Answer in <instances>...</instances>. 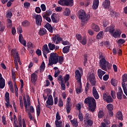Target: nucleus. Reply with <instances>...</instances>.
Here are the masks:
<instances>
[{
  "label": "nucleus",
  "instance_id": "1",
  "mask_svg": "<svg viewBox=\"0 0 127 127\" xmlns=\"http://www.w3.org/2000/svg\"><path fill=\"white\" fill-rule=\"evenodd\" d=\"M99 66L102 70L107 71V68L111 69V64L106 60L102 53H99Z\"/></svg>",
  "mask_w": 127,
  "mask_h": 127
},
{
  "label": "nucleus",
  "instance_id": "2",
  "mask_svg": "<svg viewBox=\"0 0 127 127\" xmlns=\"http://www.w3.org/2000/svg\"><path fill=\"white\" fill-rule=\"evenodd\" d=\"M24 105L25 107V110L26 113L30 111V113H34V108L32 106H30V98L29 95L23 96ZM29 108V109H28Z\"/></svg>",
  "mask_w": 127,
  "mask_h": 127
},
{
  "label": "nucleus",
  "instance_id": "3",
  "mask_svg": "<svg viewBox=\"0 0 127 127\" xmlns=\"http://www.w3.org/2000/svg\"><path fill=\"white\" fill-rule=\"evenodd\" d=\"M85 104H87L90 112H94L96 110V100L93 97H88L84 100Z\"/></svg>",
  "mask_w": 127,
  "mask_h": 127
},
{
  "label": "nucleus",
  "instance_id": "4",
  "mask_svg": "<svg viewBox=\"0 0 127 127\" xmlns=\"http://www.w3.org/2000/svg\"><path fill=\"white\" fill-rule=\"evenodd\" d=\"M77 15L78 18L84 23H87L89 21V19H90V15L86 14V12L84 10H80L77 13Z\"/></svg>",
  "mask_w": 127,
  "mask_h": 127
},
{
  "label": "nucleus",
  "instance_id": "5",
  "mask_svg": "<svg viewBox=\"0 0 127 127\" xmlns=\"http://www.w3.org/2000/svg\"><path fill=\"white\" fill-rule=\"evenodd\" d=\"M59 59V56L55 53H52L50 54L49 58L48 65L52 66L54 64L58 63V59Z\"/></svg>",
  "mask_w": 127,
  "mask_h": 127
},
{
  "label": "nucleus",
  "instance_id": "6",
  "mask_svg": "<svg viewBox=\"0 0 127 127\" xmlns=\"http://www.w3.org/2000/svg\"><path fill=\"white\" fill-rule=\"evenodd\" d=\"M58 3L63 6H73L74 5V0H60L58 1Z\"/></svg>",
  "mask_w": 127,
  "mask_h": 127
},
{
  "label": "nucleus",
  "instance_id": "7",
  "mask_svg": "<svg viewBox=\"0 0 127 127\" xmlns=\"http://www.w3.org/2000/svg\"><path fill=\"white\" fill-rule=\"evenodd\" d=\"M52 40L55 44H59L62 41V38L60 37L59 34H56L52 37Z\"/></svg>",
  "mask_w": 127,
  "mask_h": 127
},
{
  "label": "nucleus",
  "instance_id": "8",
  "mask_svg": "<svg viewBox=\"0 0 127 127\" xmlns=\"http://www.w3.org/2000/svg\"><path fill=\"white\" fill-rule=\"evenodd\" d=\"M42 51L43 52L44 57H45L46 59H47V55L48 54V53H50V50L48 48V46H47V44H45L44 46H43Z\"/></svg>",
  "mask_w": 127,
  "mask_h": 127
},
{
  "label": "nucleus",
  "instance_id": "9",
  "mask_svg": "<svg viewBox=\"0 0 127 127\" xmlns=\"http://www.w3.org/2000/svg\"><path fill=\"white\" fill-rule=\"evenodd\" d=\"M11 56L13 57L14 60H17V62L19 63L20 62V59L19 58V55H18V52L16 50H12L11 52Z\"/></svg>",
  "mask_w": 127,
  "mask_h": 127
},
{
  "label": "nucleus",
  "instance_id": "10",
  "mask_svg": "<svg viewBox=\"0 0 127 127\" xmlns=\"http://www.w3.org/2000/svg\"><path fill=\"white\" fill-rule=\"evenodd\" d=\"M47 96H48V100L47 101V108H49V106H53V104H54V102L53 101V97H52V95L51 94H47Z\"/></svg>",
  "mask_w": 127,
  "mask_h": 127
},
{
  "label": "nucleus",
  "instance_id": "11",
  "mask_svg": "<svg viewBox=\"0 0 127 127\" xmlns=\"http://www.w3.org/2000/svg\"><path fill=\"white\" fill-rule=\"evenodd\" d=\"M51 18L53 22H54L55 23H58V22L59 21L60 16L58 14L54 13L51 15Z\"/></svg>",
  "mask_w": 127,
  "mask_h": 127
},
{
  "label": "nucleus",
  "instance_id": "12",
  "mask_svg": "<svg viewBox=\"0 0 127 127\" xmlns=\"http://www.w3.org/2000/svg\"><path fill=\"white\" fill-rule=\"evenodd\" d=\"M14 118V127H22V123L21 122V118H19L18 119V125L16 124V122L17 121V119L16 118V116L14 115L13 116Z\"/></svg>",
  "mask_w": 127,
  "mask_h": 127
},
{
  "label": "nucleus",
  "instance_id": "13",
  "mask_svg": "<svg viewBox=\"0 0 127 127\" xmlns=\"http://www.w3.org/2000/svg\"><path fill=\"white\" fill-rule=\"evenodd\" d=\"M75 77L77 81V83H81V78L82 77V74L80 72L79 70H76L75 72Z\"/></svg>",
  "mask_w": 127,
  "mask_h": 127
},
{
  "label": "nucleus",
  "instance_id": "14",
  "mask_svg": "<svg viewBox=\"0 0 127 127\" xmlns=\"http://www.w3.org/2000/svg\"><path fill=\"white\" fill-rule=\"evenodd\" d=\"M84 123L86 127H92L93 126V121L91 119L85 118L84 120Z\"/></svg>",
  "mask_w": 127,
  "mask_h": 127
},
{
  "label": "nucleus",
  "instance_id": "15",
  "mask_svg": "<svg viewBox=\"0 0 127 127\" xmlns=\"http://www.w3.org/2000/svg\"><path fill=\"white\" fill-rule=\"evenodd\" d=\"M36 24L37 25H41L42 22V17L40 15H36L35 16Z\"/></svg>",
  "mask_w": 127,
  "mask_h": 127
},
{
  "label": "nucleus",
  "instance_id": "16",
  "mask_svg": "<svg viewBox=\"0 0 127 127\" xmlns=\"http://www.w3.org/2000/svg\"><path fill=\"white\" fill-rule=\"evenodd\" d=\"M102 6L104 8H110V6H111V0H105L102 3Z\"/></svg>",
  "mask_w": 127,
  "mask_h": 127
},
{
  "label": "nucleus",
  "instance_id": "17",
  "mask_svg": "<svg viewBox=\"0 0 127 127\" xmlns=\"http://www.w3.org/2000/svg\"><path fill=\"white\" fill-rule=\"evenodd\" d=\"M38 78V76H37V74H36V73H33L31 75V82L33 83V84H35V82H36V81H37V79Z\"/></svg>",
  "mask_w": 127,
  "mask_h": 127
},
{
  "label": "nucleus",
  "instance_id": "18",
  "mask_svg": "<svg viewBox=\"0 0 127 127\" xmlns=\"http://www.w3.org/2000/svg\"><path fill=\"white\" fill-rule=\"evenodd\" d=\"M88 81H90L92 86H94L95 84H96V81H95V74L93 73L91 74L88 78Z\"/></svg>",
  "mask_w": 127,
  "mask_h": 127
},
{
  "label": "nucleus",
  "instance_id": "19",
  "mask_svg": "<svg viewBox=\"0 0 127 127\" xmlns=\"http://www.w3.org/2000/svg\"><path fill=\"white\" fill-rule=\"evenodd\" d=\"M113 37H115V38H118V37H120L121 36V31L119 29H117L115 30V32H113V33L111 34Z\"/></svg>",
  "mask_w": 127,
  "mask_h": 127
},
{
  "label": "nucleus",
  "instance_id": "20",
  "mask_svg": "<svg viewBox=\"0 0 127 127\" xmlns=\"http://www.w3.org/2000/svg\"><path fill=\"white\" fill-rule=\"evenodd\" d=\"M19 41L21 44H22L23 46H26V41H25L24 39L23 38V36H22V34H20L19 35Z\"/></svg>",
  "mask_w": 127,
  "mask_h": 127
},
{
  "label": "nucleus",
  "instance_id": "21",
  "mask_svg": "<svg viewBox=\"0 0 127 127\" xmlns=\"http://www.w3.org/2000/svg\"><path fill=\"white\" fill-rule=\"evenodd\" d=\"M104 31L105 32H108V31H109V32L112 34L114 31H115V26H110L108 27L105 29Z\"/></svg>",
  "mask_w": 127,
  "mask_h": 127
},
{
  "label": "nucleus",
  "instance_id": "22",
  "mask_svg": "<svg viewBox=\"0 0 127 127\" xmlns=\"http://www.w3.org/2000/svg\"><path fill=\"white\" fill-rule=\"evenodd\" d=\"M78 85L77 87H76V92L77 94H80V93H82V83L81 82H77Z\"/></svg>",
  "mask_w": 127,
  "mask_h": 127
},
{
  "label": "nucleus",
  "instance_id": "23",
  "mask_svg": "<svg viewBox=\"0 0 127 127\" xmlns=\"http://www.w3.org/2000/svg\"><path fill=\"white\" fill-rule=\"evenodd\" d=\"M16 75H17V72L12 70V79L14 84H16Z\"/></svg>",
  "mask_w": 127,
  "mask_h": 127
},
{
  "label": "nucleus",
  "instance_id": "24",
  "mask_svg": "<svg viewBox=\"0 0 127 127\" xmlns=\"http://www.w3.org/2000/svg\"><path fill=\"white\" fill-rule=\"evenodd\" d=\"M92 93L93 95L96 100H98L99 99V94L98 93V91H97V89H96V87H93L92 88Z\"/></svg>",
  "mask_w": 127,
  "mask_h": 127
},
{
  "label": "nucleus",
  "instance_id": "25",
  "mask_svg": "<svg viewBox=\"0 0 127 127\" xmlns=\"http://www.w3.org/2000/svg\"><path fill=\"white\" fill-rule=\"evenodd\" d=\"M117 95L118 99L119 100H122V97L123 96V95H124V93H123V90L121 88H119V91L117 92Z\"/></svg>",
  "mask_w": 127,
  "mask_h": 127
},
{
  "label": "nucleus",
  "instance_id": "26",
  "mask_svg": "<svg viewBox=\"0 0 127 127\" xmlns=\"http://www.w3.org/2000/svg\"><path fill=\"white\" fill-rule=\"evenodd\" d=\"M97 74L98 75L99 78L101 80H102V78L103 77V75L106 74V72L102 70L101 69H99L97 71Z\"/></svg>",
  "mask_w": 127,
  "mask_h": 127
},
{
  "label": "nucleus",
  "instance_id": "27",
  "mask_svg": "<svg viewBox=\"0 0 127 127\" xmlns=\"http://www.w3.org/2000/svg\"><path fill=\"white\" fill-rule=\"evenodd\" d=\"M91 28L96 32H99V31H100V27H99V26L97 24H92L91 26Z\"/></svg>",
  "mask_w": 127,
  "mask_h": 127
},
{
  "label": "nucleus",
  "instance_id": "28",
  "mask_svg": "<svg viewBox=\"0 0 127 127\" xmlns=\"http://www.w3.org/2000/svg\"><path fill=\"white\" fill-rule=\"evenodd\" d=\"M70 12L71 10H70V9L69 8H65L63 14L65 16H69V15H70Z\"/></svg>",
  "mask_w": 127,
  "mask_h": 127
},
{
  "label": "nucleus",
  "instance_id": "29",
  "mask_svg": "<svg viewBox=\"0 0 127 127\" xmlns=\"http://www.w3.org/2000/svg\"><path fill=\"white\" fill-rule=\"evenodd\" d=\"M99 6V0H94L92 7L93 9H97Z\"/></svg>",
  "mask_w": 127,
  "mask_h": 127
},
{
  "label": "nucleus",
  "instance_id": "30",
  "mask_svg": "<svg viewBox=\"0 0 127 127\" xmlns=\"http://www.w3.org/2000/svg\"><path fill=\"white\" fill-rule=\"evenodd\" d=\"M5 86V81L4 79L0 78V89H3Z\"/></svg>",
  "mask_w": 127,
  "mask_h": 127
},
{
  "label": "nucleus",
  "instance_id": "31",
  "mask_svg": "<svg viewBox=\"0 0 127 127\" xmlns=\"http://www.w3.org/2000/svg\"><path fill=\"white\" fill-rule=\"evenodd\" d=\"M116 118L118 120H120V121H123V114L122 112H118L116 114Z\"/></svg>",
  "mask_w": 127,
  "mask_h": 127
},
{
  "label": "nucleus",
  "instance_id": "32",
  "mask_svg": "<svg viewBox=\"0 0 127 127\" xmlns=\"http://www.w3.org/2000/svg\"><path fill=\"white\" fill-rule=\"evenodd\" d=\"M69 51H70V46L64 47V48L63 49V53L67 54L68 52H69Z\"/></svg>",
  "mask_w": 127,
  "mask_h": 127
},
{
  "label": "nucleus",
  "instance_id": "33",
  "mask_svg": "<svg viewBox=\"0 0 127 127\" xmlns=\"http://www.w3.org/2000/svg\"><path fill=\"white\" fill-rule=\"evenodd\" d=\"M63 122L62 121L56 120L55 125L56 127H63L62 126Z\"/></svg>",
  "mask_w": 127,
  "mask_h": 127
},
{
  "label": "nucleus",
  "instance_id": "34",
  "mask_svg": "<svg viewBox=\"0 0 127 127\" xmlns=\"http://www.w3.org/2000/svg\"><path fill=\"white\" fill-rule=\"evenodd\" d=\"M71 123V125L73 127H78V122L77 121V119H75L71 121H70Z\"/></svg>",
  "mask_w": 127,
  "mask_h": 127
},
{
  "label": "nucleus",
  "instance_id": "35",
  "mask_svg": "<svg viewBox=\"0 0 127 127\" xmlns=\"http://www.w3.org/2000/svg\"><path fill=\"white\" fill-rule=\"evenodd\" d=\"M46 32H47V31L45 28H42V29H40V30H39V35H41V36L45 35V34H46Z\"/></svg>",
  "mask_w": 127,
  "mask_h": 127
},
{
  "label": "nucleus",
  "instance_id": "36",
  "mask_svg": "<svg viewBox=\"0 0 127 127\" xmlns=\"http://www.w3.org/2000/svg\"><path fill=\"white\" fill-rule=\"evenodd\" d=\"M79 42H80L82 45H86V44H87V38L86 37H83L81 40L79 41Z\"/></svg>",
  "mask_w": 127,
  "mask_h": 127
},
{
  "label": "nucleus",
  "instance_id": "37",
  "mask_svg": "<svg viewBox=\"0 0 127 127\" xmlns=\"http://www.w3.org/2000/svg\"><path fill=\"white\" fill-rule=\"evenodd\" d=\"M48 47L49 50L53 51L54 49H55V45L54 44L50 43L48 44Z\"/></svg>",
  "mask_w": 127,
  "mask_h": 127
},
{
  "label": "nucleus",
  "instance_id": "38",
  "mask_svg": "<svg viewBox=\"0 0 127 127\" xmlns=\"http://www.w3.org/2000/svg\"><path fill=\"white\" fill-rule=\"evenodd\" d=\"M45 69V63H44V62H42L40 67V72H43Z\"/></svg>",
  "mask_w": 127,
  "mask_h": 127
},
{
  "label": "nucleus",
  "instance_id": "39",
  "mask_svg": "<svg viewBox=\"0 0 127 127\" xmlns=\"http://www.w3.org/2000/svg\"><path fill=\"white\" fill-rule=\"evenodd\" d=\"M19 103L21 109H23L24 107L23 105V101L22 100V96H19Z\"/></svg>",
  "mask_w": 127,
  "mask_h": 127
},
{
  "label": "nucleus",
  "instance_id": "40",
  "mask_svg": "<svg viewBox=\"0 0 127 127\" xmlns=\"http://www.w3.org/2000/svg\"><path fill=\"white\" fill-rule=\"evenodd\" d=\"M107 108L108 110V111H110V112H112L113 110H114V105L112 104H109L107 106Z\"/></svg>",
  "mask_w": 127,
  "mask_h": 127
},
{
  "label": "nucleus",
  "instance_id": "41",
  "mask_svg": "<svg viewBox=\"0 0 127 127\" xmlns=\"http://www.w3.org/2000/svg\"><path fill=\"white\" fill-rule=\"evenodd\" d=\"M14 87L15 89V94L16 97H18V88H17V85L16 83L14 84Z\"/></svg>",
  "mask_w": 127,
  "mask_h": 127
},
{
  "label": "nucleus",
  "instance_id": "42",
  "mask_svg": "<svg viewBox=\"0 0 127 127\" xmlns=\"http://www.w3.org/2000/svg\"><path fill=\"white\" fill-rule=\"evenodd\" d=\"M7 27H12V21L10 19H7Z\"/></svg>",
  "mask_w": 127,
  "mask_h": 127
},
{
  "label": "nucleus",
  "instance_id": "43",
  "mask_svg": "<svg viewBox=\"0 0 127 127\" xmlns=\"http://www.w3.org/2000/svg\"><path fill=\"white\" fill-rule=\"evenodd\" d=\"M103 35H104V32L103 31H100L98 35L96 36V38L97 39H101L102 37H103Z\"/></svg>",
  "mask_w": 127,
  "mask_h": 127
},
{
  "label": "nucleus",
  "instance_id": "44",
  "mask_svg": "<svg viewBox=\"0 0 127 127\" xmlns=\"http://www.w3.org/2000/svg\"><path fill=\"white\" fill-rule=\"evenodd\" d=\"M110 13L112 16H113V17H118V16L120 15V14L119 13H117L114 11H111Z\"/></svg>",
  "mask_w": 127,
  "mask_h": 127
},
{
  "label": "nucleus",
  "instance_id": "45",
  "mask_svg": "<svg viewBox=\"0 0 127 127\" xmlns=\"http://www.w3.org/2000/svg\"><path fill=\"white\" fill-rule=\"evenodd\" d=\"M36 112L37 117H39V115H40V106L39 104H38L36 107Z\"/></svg>",
  "mask_w": 127,
  "mask_h": 127
},
{
  "label": "nucleus",
  "instance_id": "46",
  "mask_svg": "<svg viewBox=\"0 0 127 127\" xmlns=\"http://www.w3.org/2000/svg\"><path fill=\"white\" fill-rule=\"evenodd\" d=\"M105 101H106L107 103H113V102H114V100L112 99V97H111L110 95Z\"/></svg>",
  "mask_w": 127,
  "mask_h": 127
},
{
  "label": "nucleus",
  "instance_id": "47",
  "mask_svg": "<svg viewBox=\"0 0 127 127\" xmlns=\"http://www.w3.org/2000/svg\"><path fill=\"white\" fill-rule=\"evenodd\" d=\"M99 119H102L104 117V112L102 110L99 111L98 114Z\"/></svg>",
  "mask_w": 127,
  "mask_h": 127
},
{
  "label": "nucleus",
  "instance_id": "48",
  "mask_svg": "<svg viewBox=\"0 0 127 127\" xmlns=\"http://www.w3.org/2000/svg\"><path fill=\"white\" fill-rule=\"evenodd\" d=\"M58 62L60 64H62L64 62V58L59 56Z\"/></svg>",
  "mask_w": 127,
  "mask_h": 127
},
{
  "label": "nucleus",
  "instance_id": "49",
  "mask_svg": "<svg viewBox=\"0 0 127 127\" xmlns=\"http://www.w3.org/2000/svg\"><path fill=\"white\" fill-rule=\"evenodd\" d=\"M5 105L6 108H12V106L9 103V100H5Z\"/></svg>",
  "mask_w": 127,
  "mask_h": 127
},
{
  "label": "nucleus",
  "instance_id": "50",
  "mask_svg": "<svg viewBox=\"0 0 127 127\" xmlns=\"http://www.w3.org/2000/svg\"><path fill=\"white\" fill-rule=\"evenodd\" d=\"M30 24L29 22H28L27 20H25L22 23V25L24 27L29 26Z\"/></svg>",
  "mask_w": 127,
  "mask_h": 127
},
{
  "label": "nucleus",
  "instance_id": "51",
  "mask_svg": "<svg viewBox=\"0 0 127 127\" xmlns=\"http://www.w3.org/2000/svg\"><path fill=\"white\" fill-rule=\"evenodd\" d=\"M69 79H70V75L66 74L64 78L65 83H66V82H68V81H69Z\"/></svg>",
  "mask_w": 127,
  "mask_h": 127
},
{
  "label": "nucleus",
  "instance_id": "52",
  "mask_svg": "<svg viewBox=\"0 0 127 127\" xmlns=\"http://www.w3.org/2000/svg\"><path fill=\"white\" fill-rule=\"evenodd\" d=\"M72 107V105H66V112L67 114H69L71 111V107Z\"/></svg>",
  "mask_w": 127,
  "mask_h": 127
},
{
  "label": "nucleus",
  "instance_id": "53",
  "mask_svg": "<svg viewBox=\"0 0 127 127\" xmlns=\"http://www.w3.org/2000/svg\"><path fill=\"white\" fill-rule=\"evenodd\" d=\"M75 37H76V39H77L78 40V41L82 40V39L83 38L82 37V36L80 34H76L75 35Z\"/></svg>",
  "mask_w": 127,
  "mask_h": 127
},
{
  "label": "nucleus",
  "instance_id": "54",
  "mask_svg": "<svg viewBox=\"0 0 127 127\" xmlns=\"http://www.w3.org/2000/svg\"><path fill=\"white\" fill-rule=\"evenodd\" d=\"M109 94L108 93V92H105L103 93V99L104 101H105V100H107V98H108V97H109Z\"/></svg>",
  "mask_w": 127,
  "mask_h": 127
},
{
  "label": "nucleus",
  "instance_id": "55",
  "mask_svg": "<svg viewBox=\"0 0 127 127\" xmlns=\"http://www.w3.org/2000/svg\"><path fill=\"white\" fill-rule=\"evenodd\" d=\"M56 121H60V120H61V116H60V113H59V112L56 114Z\"/></svg>",
  "mask_w": 127,
  "mask_h": 127
},
{
  "label": "nucleus",
  "instance_id": "56",
  "mask_svg": "<svg viewBox=\"0 0 127 127\" xmlns=\"http://www.w3.org/2000/svg\"><path fill=\"white\" fill-rule=\"evenodd\" d=\"M58 81H59L60 84L61 83H64V80H63V77L62 75H60L58 77Z\"/></svg>",
  "mask_w": 127,
  "mask_h": 127
},
{
  "label": "nucleus",
  "instance_id": "57",
  "mask_svg": "<svg viewBox=\"0 0 127 127\" xmlns=\"http://www.w3.org/2000/svg\"><path fill=\"white\" fill-rule=\"evenodd\" d=\"M84 117L83 116V114L80 111L79 112V115H78V119L80 120V121H83Z\"/></svg>",
  "mask_w": 127,
  "mask_h": 127
},
{
  "label": "nucleus",
  "instance_id": "58",
  "mask_svg": "<svg viewBox=\"0 0 127 127\" xmlns=\"http://www.w3.org/2000/svg\"><path fill=\"white\" fill-rule=\"evenodd\" d=\"M5 98L4 100L5 101H9V93L8 92H6L5 94Z\"/></svg>",
  "mask_w": 127,
  "mask_h": 127
},
{
  "label": "nucleus",
  "instance_id": "59",
  "mask_svg": "<svg viewBox=\"0 0 127 127\" xmlns=\"http://www.w3.org/2000/svg\"><path fill=\"white\" fill-rule=\"evenodd\" d=\"M24 6L25 8H29V7H30V3L28 2H25L24 3Z\"/></svg>",
  "mask_w": 127,
  "mask_h": 127
},
{
  "label": "nucleus",
  "instance_id": "60",
  "mask_svg": "<svg viewBox=\"0 0 127 127\" xmlns=\"http://www.w3.org/2000/svg\"><path fill=\"white\" fill-rule=\"evenodd\" d=\"M60 75V70H56L55 72L54 77L57 78V77H58V75Z\"/></svg>",
  "mask_w": 127,
  "mask_h": 127
},
{
  "label": "nucleus",
  "instance_id": "61",
  "mask_svg": "<svg viewBox=\"0 0 127 127\" xmlns=\"http://www.w3.org/2000/svg\"><path fill=\"white\" fill-rule=\"evenodd\" d=\"M122 79H123V81L124 82H126L127 81V74H124L122 76Z\"/></svg>",
  "mask_w": 127,
  "mask_h": 127
},
{
  "label": "nucleus",
  "instance_id": "62",
  "mask_svg": "<svg viewBox=\"0 0 127 127\" xmlns=\"http://www.w3.org/2000/svg\"><path fill=\"white\" fill-rule=\"evenodd\" d=\"M62 41V44L63 45H70V43L67 40L66 41H63V40L61 41Z\"/></svg>",
  "mask_w": 127,
  "mask_h": 127
},
{
  "label": "nucleus",
  "instance_id": "63",
  "mask_svg": "<svg viewBox=\"0 0 127 127\" xmlns=\"http://www.w3.org/2000/svg\"><path fill=\"white\" fill-rule=\"evenodd\" d=\"M12 16V13H11L10 11H8L6 12V17H8V18H10Z\"/></svg>",
  "mask_w": 127,
  "mask_h": 127
},
{
  "label": "nucleus",
  "instance_id": "64",
  "mask_svg": "<svg viewBox=\"0 0 127 127\" xmlns=\"http://www.w3.org/2000/svg\"><path fill=\"white\" fill-rule=\"evenodd\" d=\"M59 107H62L63 106V101H62V99L60 98L59 99V104H58Z\"/></svg>",
  "mask_w": 127,
  "mask_h": 127
}]
</instances>
